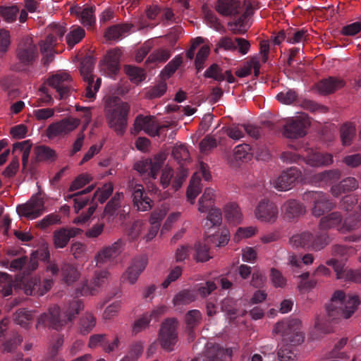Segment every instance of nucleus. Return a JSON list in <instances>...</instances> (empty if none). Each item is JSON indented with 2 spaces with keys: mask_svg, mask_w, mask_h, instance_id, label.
Instances as JSON below:
<instances>
[{
  "mask_svg": "<svg viewBox=\"0 0 361 361\" xmlns=\"http://www.w3.org/2000/svg\"><path fill=\"white\" fill-rule=\"evenodd\" d=\"M178 323L174 319H167L161 325L158 342L161 348L167 352H171L175 350L178 343Z\"/></svg>",
  "mask_w": 361,
  "mask_h": 361,
  "instance_id": "nucleus-5",
  "label": "nucleus"
},
{
  "mask_svg": "<svg viewBox=\"0 0 361 361\" xmlns=\"http://www.w3.org/2000/svg\"><path fill=\"white\" fill-rule=\"evenodd\" d=\"M82 308L83 305L80 300H74L69 305L65 314H61L59 307L54 305L49 308L48 313L41 316L39 322L43 324L49 323L53 328L57 329L67 322L71 321Z\"/></svg>",
  "mask_w": 361,
  "mask_h": 361,
  "instance_id": "nucleus-4",
  "label": "nucleus"
},
{
  "mask_svg": "<svg viewBox=\"0 0 361 361\" xmlns=\"http://www.w3.org/2000/svg\"><path fill=\"white\" fill-rule=\"evenodd\" d=\"M290 245L294 247H307L314 251H319L328 243L325 236H314L310 232H303L293 235L290 239Z\"/></svg>",
  "mask_w": 361,
  "mask_h": 361,
  "instance_id": "nucleus-9",
  "label": "nucleus"
},
{
  "mask_svg": "<svg viewBox=\"0 0 361 361\" xmlns=\"http://www.w3.org/2000/svg\"><path fill=\"white\" fill-rule=\"evenodd\" d=\"M217 197V192L215 189L212 188H206L204 192L198 200L197 210L200 213H206L214 206V201Z\"/></svg>",
  "mask_w": 361,
  "mask_h": 361,
  "instance_id": "nucleus-29",
  "label": "nucleus"
},
{
  "mask_svg": "<svg viewBox=\"0 0 361 361\" xmlns=\"http://www.w3.org/2000/svg\"><path fill=\"white\" fill-rule=\"evenodd\" d=\"M71 14L79 18L81 23L85 26H92L95 23L94 15V9L92 6L80 7L73 6L70 8Z\"/></svg>",
  "mask_w": 361,
  "mask_h": 361,
  "instance_id": "nucleus-26",
  "label": "nucleus"
},
{
  "mask_svg": "<svg viewBox=\"0 0 361 361\" xmlns=\"http://www.w3.org/2000/svg\"><path fill=\"white\" fill-rule=\"evenodd\" d=\"M215 9L224 16H234L240 13V3L238 0H218Z\"/></svg>",
  "mask_w": 361,
  "mask_h": 361,
  "instance_id": "nucleus-27",
  "label": "nucleus"
},
{
  "mask_svg": "<svg viewBox=\"0 0 361 361\" xmlns=\"http://www.w3.org/2000/svg\"><path fill=\"white\" fill-rule=\"evenodd\" d=\"M48 85L54 88L59 93L60 99L66 98L73 90V80L67 72H59L49 78Z\"/></svg>",
  "mask_w": 361,
  "mask_h": 361,
  "instance_id": "nucleus-12",
  "label": "nucleus"
},
{
  "mask_svg": "<svg viewBox=\"0 0 361 361\" xmlns=\"http://www.w3.org/2000/svg\"><path fill=\"white\" fill-rule=\"evenodd\" d=\"M110 279V274L106 270L100 271L94 274L92 280L93 286L90 288L86 283L83 284L80 290H77V295H86L94 294L98 288L106 283Z\"/></svg>",
  "mask_w": 361,
  "mask_h": 361,
  "instance_id": "nucleus-24",
  "label": "nucleus"
},
{
  "mask_svg": "<svg viewBox=\"0 0 361 361\" xmlns=\"http://www.w3.org/2000/svg\"><path fill=\"white\" fill-rule=\"evenodd\" d=\"M62 280L68 286L72 285L80 277L77 269L70 264H64L61 267Z\"/></svg>",
  "mask_w": 361,
  "mask_h": 361,
  "instance_id": "nucleus-41",
  "label": "nucleus"
},
{
  "mask_svg": "<svg viewBox=\"0 0 361 361\" xmlns=\"http://www.w3.org/2000/svg\"><path fill=\"white\" fill-rule=\"evenodd\" d=\"M85 35L84 29L80 27L73 28L66 36V41L69 46L73 47L78 44Z\"/></svg>",
  "mask_w": 361,
  "mask_h": 361,
  "instance_id": "nucleus-57",
  "label": "nucleus"
},
{
  "mask_svg": "<svg viewBox=\"0 0 361 361\" xmlns=\"http://www.w3.org/2000/svg\"><path fill=\"white\" fill-rule=\"evenodd\" d=\"M360 303L361 300L355 293L345 294L342 290L335 291L326 307L328 319L324 316H318L314 324L315 328L318 331L326 332L325 325L330 319L350 318Z\"/></svg>",
  "mask_w": 361,
  "mask_h": 361,
  "instance_id": "nucleus-2",
  "label": "nucleus"
},
{
  "mask_svg": "<svg viewBox=\"0 0 361 361\" xmlns=\"http://www.w3.org/2000/svg\"><path fill=\"white\" fill-rule=\"evenodd\" d=\"M172 155L178 162L186 161L190 158L189 152L186 146L182 144L176 145L173 147Z\"/></svg>",
  "mask_w": 361,
  "mask_h": 361,
  "instance_id": "nucleus-61",
  "label": "nucleus"
},
{
  "mask_svg": "<svg viewBox=\"0 0 361 361\" xmlns=\"http://www.w3.org/2000/svg\"><path fill=\"white\" fill-rule=\"evenodd\" d=\"M123 197V195L122 192L116 193L113 198L106 204L104 209V214L114 215Z\"/></svg>",
  "mask_w": 361,
  "mask_h": 361,
  "instance_id": "nucleus-63",
  "label": "nucleus"
},
{
  "mask_svg": "<svg viewBox=\"0 0 361 361\" xmlns=\"http://www.w3.org/2000/svg\"><path fill=\"white\" fill-rule=\"evenodd\" d=\"M36 56L37 48L31 39L27 38L24 44L19 45L18 57L22 63H30L35 59Z\"/></svg>",
  "mask_w": 361,
  "mask_h": 361,
  "instance_id": "nucleus-30",
  "label": "nucleus"
},
{
  "mask_svg": "<svg viewBox=\"0 0 361 361\" xmlns=\"http://www.w3.org/2000/svg\"><path fill=\"white\" fill-rule=\"evenodd\" d=\"M78 228H62L54 232L53 241L56 248H63L68 243L70 239L81 233Z\"/></svg>",
  "mask_w": 361,
  "mask_h": 361,
  "instance_id": "nucleus-23",
  "label": "nucleus"
},
{
  "mask_svg": "<svg viewBox=\"0 0 361 361\" xmlns=\"http://www.w3.org/2000/svg\"><path fill=\"white\" fill-rule=\"evenodd\" d=\"M298 97V94L294 90H286L281 91L276 95L277 100L283 104L289 105L293 104Z\"/></svg>",
  "mask_w": 361,
  "mask_h": 361,
  "instance_id": "nucleus-56",
  "label": "nucleus"
},
{
  "mask_svg": "<svg viewBox=\"0 0 361 361\" xmlns=\"http://www.w3.org/2000/svg\"><path fill=\"white\" fill-rule=\"evenodd\" d=\"M231 348L224 349L219 345L208 343L205 353L203 355L204 361H226L232 356Z\"/></svg>",
  "mask_w": 361,
  "mask_h": 361,
  "instance_id": "nucleus-19",
  "label": "nucleus"
},
{
  "mask_svg": "<svg viewBox=\"0 0 361 361\" xmlns=\"http://www.w3.org/2000/svg\"><path fill=\"white\" fill-rule=\"evenodd\" d=\"M233 156L235 160L247 161L252 157L250 147L247 144H241L234 149Z\"/></svg>",
  "mask_w": 361,
  "mask_h": 361,
  "instance_id": "nucleus-53",
  "label": "nucleus"
},
{
  "mask_svg": "<svg viewBox=\"0 0 361 361\" xmlns=\"http://www.w3.org/2000/svg\"><path fill=\"white\" fill-rule=\"evenodd\" d=\"M146 229V223L143 221L137 220L135 221L128 231V237L131 240L137 239L143 231Z\"/></svg>",
  "mask_w": 361,
  "mask_h": 361,
  "instance_id": "nucleus-60",
  "label": "nucleus"
},
{
  "mask_svg": "<svg viewBox=\"0 0 361 361\" xmlns=\"http://www.w3.org/2000/svg\"><path fill=\"white\" fill-rule=\"evenodd\" d=\"M133 202L137 210L145 212L150 209L153 205V201L147 195L143 186L136 184L133 189Z\"/></svg>",
  "mask_w": 361,
  "mask_h": 361,
  "instance_id": "nucleus-21",
  "label": "nucleus"
},
{
  "mask_svg": "<svg viewBox=\"0 0 361 361\" xmlns=\"http://www.w3.org/2000/svg\"><path fill=\"white\" fill-rule=\"evenodd\" d=\"M202 190L200 175L197 172L193 173L186 191L188 201L193 204L196 197Z\"/></svg>",
  "mask_w": 361,
  "mask_h": 361,
  "instance_id": "nucleus-34",
  "label": "nucleus"
},
{
  "mask_svg": "<svg viewBox=\"0 0 361 361\" xmlns=\"http://www.w3.org/2000/svg\"><path fill=\"white\" fill-rule=\"evenodd\" d=\"M171 56V51L169 49L161 48L154 51L148 57L147 61L152 63H164Z\"/></svg>",
  "mask_w": 361,
  "mask_h": 361,
  "instance_id": "nucleus-51",
  "label": "nucleus"
},
{
  "mask_svg": "<svg viewBox=\"0 0 361 361\" xmlns=\"http://www.w3.org/2000/svg\"><path fill=\"white\" fill-rule=\"evenodd\" d=\"M302 180V173L297 168H290L273 180L274 187L279 190L286 191L292 188L295 183Z\"/></svg>",
  "mask_w": 361,
  "mask_h": 361,
  "instance_id": "nucleus-14",
  "label": "nucleus"
},
{
  "mask_svg": "<svg viewBox=\"0 0 361 361\" xmlns=\"http://www.w3.org/2000/svg\"><path fill=\"white\" fill-rule=\"evenodd\" d=\"M92 179V177L90 174L88 173H82L80 176H78L71 183L70 185L69 190L71 191H74L76 190H78L80 188H82L84 187L86 184L90 183Z\"/></svg>",
  "mask_w": 361,
  "mask_h": 361,
  "instance_id": "nucleus-64",
  "label": "nucleus"
},
{
  "mask_svg": "<svg viewBox=\"0 0 361 361\" xmlns=\"http://www.w3.org/2000/svg\"><path fill=\"white\" fill-rule=\"evenodd\" d=\"M303 200L313 205L312 214L319 216L323 213L331 209L334 204L327 200L326 195L322 192L310 191L304 194Z\"/></svg>",
  "mask_w": 361,
  "mask_h": 361,
  "instance_id": "nucleus-13",
  "label": "nucleus"
},
{
  "mask_svg": "<svg viewBox=\"0 0 361 361\" xmlns=\"http://www.w3.org/2000/svg\"><path fill=\"white\" fill-rule=\"evenodd\" d=\"M305 150L307 154L305 158V161L311 166H326L333 163V155L330 153H322L312 149Z\"/></svg>",
  "mask_w": 361,
  "mask_h": 361,
  "instance_id": "nucleus-20",
  "label": "nucleus"
},
{
  "mask_svg": "<svg viewBox=\"0 0 361 361\" xmlns=\"http://www.w3.org/2000/svg\"><path fill=\"white\" fill-rule=\"evenodd\" d=\"M94 69V62L91 58L85 59L81 63L80 73L83 80L87 82L85 97L90 101H93L96 93L98 92L101 85V79L97 78L94 81L92 71Z\"/></svg>",
  "mask_w": 361,
  "mask_h": 361,
  "instance_id": "nucleus-8",
  "label": "nucleus"
},
{
  "mask_svg": "<svg viewBox=\"0 0 361 361\" xmlns=\"http://www.w3.org/2000/svg\"><path fill=\"white\" fill-rule=\"evenodd\" d=\"M34 152L37 161H52L56 157L55 151L47 146H37Z\"/></svg>",
  "mask_w": 361,
  "mask_h": 361,
  "instance_id": "nucleus-42",
  "label": "nucleus"
},
{
  "mask_svg": "<svg viewBox=\"0 0 361 361\" xmlns=\"http://www.w3.org/2000/svg\"><path fill=\"white\" fill-rule=\"evenodd\" d=\"M188 175V171L184 169H182L175 174L173 170L170 166H165L161 172L159 183L163 188H169L170 190L176 192L181 188Z\"/></svg>",
  "mask_w": 361,
  "mask_h": 361,
  "instance_id": "nucleus-11",
  "label": "nucleus"
},
{
  "mask_svg": "<svg viewBox=\"0 0 361 361\" xmlns=\"http://www.w3.org/2000/svg\"><path fill=\"white\" fill-rule=\"evenodd\" d=\"M125 71L130 80L135 83L140 82L145 78L144 71L137 67L130 65L126 66Z\"/></svg>",
  "mask_w": 361,
  "mask_h": 361,
  "instance_id": "nucleus-55",
  "label": "nucleus"
},
{
  "mask_svg": "<svg viewBox=\"0 0 361 361\" xmlns=\"http://www.w3.org/2000/svg\"><path fill=\"white\" fill-rule=\"evenodd\" d=\"M207 235V240L214 243L217 247H223L228 244L230 240V233L225 227H221L216 229L214 234L211 233Z\"/></svg>",
  "mask_w": 361,
  "mask_h": 361,
  "instance_id": "nucleus-37",
  "label": "nucleus"
},
{
  "mask_svg": "<svg viewBox=\"0 0 361 361\" xmlns=\"http://www.w3.org/2000/svg\"><path fill=\"white\" fill-rule=\"evenodd\" d=\"M251 14L252 9L247 8L238 20L228 23L230 30L235 34L245 33L250 27L248 16Z\"/></svg>",
  "mask_w": 361,
  "mask_h": 361,
  "instance_id": "nucleus-33",
  "label": "nucleus"
},
{
  "mask_svg": "<svg viewBox=\"0 0 361 361\" xmlns=\"http://www.w3.org/2000/svg\"><path fill=\"white\" fill-rule=\"evenodd\" d=\"M204 76L208 78H213L218 82L226 80L228 83H233L235 81V78L230 71H226L222 73V71L216 64H212L204 72Z\"/></svg>",
  "mask_w": 361,
  "mask_h": 361,
  "instance_id": "nucleus-32",
  "label": "nucleus"
},
{
  "mask_svg": "<svg viewBox=\"0 0 361 361\" xmlns=\"http://www.w3.org/2000/svg\"><path fill=\"white\" fill-rule=\"evenodd\" d=\"M257 228L252 226L247 227H239L233 235V241L239 243L243 239L251 238L257 233Z\"/></svg>",
  "mask_w": 361,
  "mask_h": 361,
  "instance_id": "nucleus-50",
  "label": "nucleus"
},
{
  "mask_svg": "<svg viewBox=\"0 0 361 361\" xmlns=\"http://www.w3.org/2000/svg\"><path fill=\"white\" fill-rule=\"evenodd\" d=\"M147 265V259L145 257H139L133 259L130 265L121 276L122 283L130 285L135 283Z\"/></svg>",
  "mask_w": 361,
  "mask_h": 361,
  "instance_id": "nucleus-17",
  "label": "nucleus"
},
{
  "mask_svg": "<svg viewBox=\"0 0 361 361\" xmlns=\"http://www.w3.org/2000/svg\"><path fill=\"white\" fill-rule=\"evenodd\" d=\"M195 298L196 295L194 290H184L179 292L174 296L173 303L176 307L179 308L180 306L193 302Z\"/></svg>",
  "mask_w": 361,
  "mask_h": 361,
  "instance_id": "nucleus-44",
  "label": "nucleus"
},
{
  "mask_svg": "<svg viewBox=\"0 0 361 361\" xmlns=\"http://www.w3.org/2000/svg\"><path fill=\"white\" fill-rule=\"evenodd\" d=\"M224 217L229 224L238 225L243 221V214L241 210L235 202L226 204L224 208Z\"/></svg>",
  "mask_w": 361,
  "mask_h": 361,
  "instance_id": "nucleus-31",
  "label": "nucleus"
},
{
  "mask_svg": "<svg viewBox=\"0 0 361 361\" xmlns=\"http://www.w3.org/2000/svg\"><path fill=\"white\" fill-rule=\"evenodd\" d=\"M202 319L201 312L197 310L189 311L185 317V322L188 328H193L198 325Z\"/></svg>",
  "mask_w": 361,
  "mask_h": 361,
  "instance_id": "nucleus-62",
  "label": "nucleus"
},
{
  "mask_svg": "<svg viewBox=\"0 0 361 361\" xmlns=\"http://www.w3.org/2000/svg\"><path fill=\"white\" fill-rule=\"evenodd\" d=\"M80 124V119L72 116L66 117L51 123L46 134L49 139L63 137L73 132Z\"/></svg>",
  "mask_w": 361,
  "mask_h": 361,
  "instance_id": "nucleus-6",
  "label": "nucleus"
},
{
  "mask_svg": "<svg viewBox=\"0 0 361 361\" xmlns=\"http://www.w3.org/2000/svg\"><path fill=\"white\" fill-rule=\"evenodd\" d=\"M53 282L51 280H46L44 282L43 288H41L40 285L37 281L30 282L25 287V293L27 295H43L51 287Z\"/></svg>",
  "mask_w": 361,
  "mask_h": 361,
  "instance_id": "nucleus-45",
  "label": "nucleus"
},
{
  "mask_svg": "<svg viewBox=\"0 0 361 361\" xmlns=\"http://www.w3.org/2000/svg\"><path fill=\"white\" fill-rule=\"evenodd\" d=\"M357 186V180L355 178L348 177L343 179L338 184L332 186L331 192L334 196L338 197L343 193L355 190Z\"/></svg>",
  "mask_w": 361,
  "mask_h": 361,
  "instance_id": "nucleus-35",
  "label": "nucleus"
},
{
  "mask_svg": "<svg viewBox=\"0 0 361 361\" xmlns=\"http://www.w3.org/2000/svg\"><path fill=\"white\" fill-rule=\"evenodd\" d=\"M355 126L352 123H345L341 128V140L343 145L348 146L351 144L355 135Z\"/></svg>",
  "mask_w": 361,
  "mask_h": 361,
  "instance_id": "nucleus-47",
  "label": "nucleus"
},
{
  "mask_svg": "<svg viewBox=\"0 0 361 361\" xmlns=\"http://www.w3.org/2000/svg\"><path fill=\"white\" fill-rule=\"evenodd\" d=\"M18 11L19 9L17 6L13 5L11 6L1 7L0 8V13L5 21L7 23H12L16 20Z\"/></svg>",
  "mask_w": 361,
  "mask_h": 361,
  "instance_id": "nucleus-59",
  "label": "nucleus"
},
{
  "mask_svg": "<svg viewBox=\"0 0 361 361\" xmlns=\"http://www.w3.org/2000/svg\"><path fill=\"white\" fill-rule=\"evenodd\" d=\"M94 186L93 185L87 187L85 190L82 192L75 193L69 197L73 198L74 202V209L76 213H78L80 209H82L88 202V199L83 196L84 194L87 192H90L94 189Z\"/></svg>",
  "mask_w": 361,
  "mask_h": 361,
  "instance_id": "nucleus-49",
  "label": "nucleus"
},
{
  "mask_svg": "<svg viewBox=\"0 0 361 361\" xmlns=\"http://www.w3.org/2000/svg\"><path fill=\"white\" fill-rule=\"evenodd\" d=\"M131 29L128 24L117 25L111 27L106 32L105 37L108 39L118 40L126 36Z\"/></svg>",
  "mask_w": 361,
  "mask_h": 361,
  "instance_id": "nucleus-40",
  "label": "nucleus"
},
{
  "mask_svg": "<svg viewBox=\"0 0 361 361\" xmlns=\"http://www.w3.org/2000/svg\"><path fill=\"white\" fill-rule=\"evenodd\" d=\"M361 226V219L357 214L350 215L342 220L341 226L338 228V231L345 233L353 231Z\"/></svg>",
  "mask_w": 361,
  "mask_h": 361,
  "instance_id": "nucleus-46",
  "label": "nucleus"
},
{
  "mask_svg": "<svg viewBox=\"0 0 361 361\" xmlns=\"http://www.w3.org/2000/svg\"><path fill=\"white\" fill-rule=\"evenodd\" d=\"M114 190L113 184L106 183L102 187L98 188L94 195V198L97 199L101 203L104 202L112 194Z\"/></svg>",
  "mask_w": 361,
  "mask_h": 361,
  "instance_id": "nucleus-54",
  "label": "nucleus"
},
{
  "mask_svg": "<svg viewBox=\"0 0 361 361\" xmlns=\"http://www.w3.org/2000/svg\"><path fill=\"white\" fill-rule=\"evenodd\" d=\"M165 160L166 155L164 154H157L150 159L149 176L156 179L159 170L164 166Z\"/></svg>",
  "mask_w": 361,
  "mask_h": 361,
  "instance_id": "nucleus-48",
  "label": "nucleus"
},
{
  "mask_svg": "<svg viewBox=\"0 0 361 361\" xmlns=\"http://www.w3.org/2000/svg\"><path fill=\"white\" fill-rule=\"evenodd\" d=\"M44 199L40 194L32 195L25 204L16 207V211L20 216L28 219H35L41 216L45 211Z\"/></svg>",
  "mask_w": 361,
  "mask_h": 361,
  "instance_id": "nucleus-10",
  "label": "nucleus"
},
{
  "mask_svg": "<svg viewBox=\"0 0 361 361\" xmlns=\"http://www.w3.org/2000/svg\"><path fill=\"white\" fill-rule=\"evenodd\" d=\"M169 125L159 126L156 122L154 116H144L140 115L137 116L134 123V130H143L150 136L154 137L159 135L162 129L166 128Z\"/></svg>",
  "mask_w": 361,
  "mask_h": 361,
  "instance_id": "nucleus-15",
  "label": "nucleus"
},
{
  "mask_svg": "<svg viewBox=\"0 0 361 361\" xmlns=\"http://www.w3.org/2000/svg\"><path fill=\"white\" fill-rule=\"evenodd\" d=\"M345 82L340 78L329 77L318 82L315 88L322 94H329L342 88Z\"/></svg>",
  "mask_w": 361,
  "mask_h": 361,
  "instance_id": "nucleus-25",
  "label": "nucleus"
},
{
  "mask_svg": "<svg viewBox=\"0 0 361 361\" xmlns=\"http://www.w3.org/2000/svg\"><path fill=\"white\" fill-rule=\"evenodd\" d=\"M341 215L338 212H332L321 219L319 228L322 230L336 228L338 231V228L341 226Z\"/></svg>",
  "mask_w": 361,
  "mask_h": 361,
  "instance_id": "nucleus-36",
  "label": "nucleus"
},
{
  "mask_svg": "<svg viewBox=\"0 0 361 361\" xmlns=\"http://www.w3.org/2000/svg\"><path fill=\"white\" fill-rule=\"evenodd\" d=\"M340 176L339 170H329L315 175L313 181L319 185H324L338 180Z\"/></svg>",
  "mask_w": 361,
  "mask_h": 361,
  "instance_id": "nucleus-38",
  "label": "nucleus"
},
{
  "mask_svg": "<svg viewBox=\"0 0 361 361\" xmlns=\"http://www.w3.org/2000/svg\"><path fill=\"white\" fill-rule=\"evenodd\" d=\"M207 215L204 223L205 233L209 234L213 229L221 228L222 223V213L218 207H212L207 212Z\"/></svg>",
  "mask_w": 361,
  "mask_h": 361,
  "instance_id": "nucleus-28",
  "label": "nucleus"
},
{
  "mask_svg": "<svg viewBox=\"0 0 361 361\" xmlns=\"http://www.w3.org/2000/svg\"><path fill=\"white\" fill-rule=\"evenodd\" d=\"M96 319L91 313H86L80 319V331L82 334H87L94 327Z\"/></svg>",
  "mask_w": 361,
  "mask_h": 361,
  "instance_id": "nucleus-52",
  "label": "nucleus"
},
{
  "mask_svg": "<svg viewBox=\"0 0 361 361\" xmlns=\"http://www.w3.org/2000/svg\"><path fill=\"white\" fill-rule=\"evenodd\" d=\"M282 209L288 218H293L305 213V208L295 200L286 202Z\"/></svg>",
  "mask_w": 361,
  "mask_h": 361,
  "instance_id": "nucleus-43",
  "label": "nucleus"
},
{
  "mask_svg": "<svg viewBox=\"0 0 361 361\" xmlns=\"http://www.w3.org/2000/svg\"><path fill=\"white\" fill-rule=\"evenodd\" d=\"M32 147V144L29 140L16 142L13 145V153L22 154V164L24 168L28 163Z\"/></svg>",
  "mask_w": 361,
  "mask_h": 361,
  "instance_id": "nucleus-39",
  "label": "nucleus"
},
{
  "mask_svg": "<svg viewBox=\"0 0 361 361\" xmlns=\"http://www.w3.org/2000/svg\"><path fill=\"white\" fill-rule=\"evenodd\" d=\"M123 248V243L121 240L104 247L94 257L97 266L100 267L114 260L121 254Z\"/></svg>",
  "mask_w": 361,
  "mask_h": 361,
  "instance_id": "nucleus-16",
  "label": "nucleus"
},
{
  "mask_svg": "<svg viewBox=\"0 0 361 361\" xmlns=\"http://www.w3.org/2000/svg\"><path fill=\"white\" fill-rule=\"evenodd\" d=\"M310 125L308 116L305 114L288 119L283 127V135L290 139H297L307 134V129Z\"/></svg>",
  "mask_w": 361,
  "mask_h": 361,
  "instance_id": "nucleus-7",
  "label": "nucleus"
},
{
  "mask_svg": "<svg viewBox=\"0 0 361 361\" xmlns=\"http://www.w3.org/2000/svg\"><path fill=\"white\" fill-rule=\"evenodd\" d=\"M129 109L128 104L118 97H109L106 101V118L109 127L118 135H122L126 130Z\"/></svg>",
  "mask_w": 361,
  "mask_h": 361,
  "instance_id": "nucleus-3",
  "label": "nucleus"
},
{
  "mask_svg": "<svg viewBox=\"0 0 361 361\" xmlns=\"http://www.w3.org/2000/svg\"><path fill=\"white\" fill-rule=\"evenodd\" d=\"M302 322L298 319H290L276 324L273 332L281 336L279 344L278 356L281 361H293L296 357L297 345L303 341Z\"/></svg>",
  "mask_w": 361,
  "mask_h": 361,
  "instance_id": "nucleus-1",
  "label": "nucleus"
},
{
  "mask_svg": "<svg viewBox=\"0 0 361 361\" xmlns=\"http://www.w3.org/2000/svg\"><path fill=\"white\" fill-rule=\"evenodd\" d=\"M182 63V58L176 56L163 69L161 74L163 78H169Z\"/></svg>",
  "mask_w": 361,
  "mask_h": 361,
  "instance_id": "nucleus-58",
  "label": "nucleus"
},
{
  "mask_svg": "<svg viewBox=\"0 0 361 361\" xmlns=\"http://www.w3.org/2000/svg\"><path fill=\"white\" fill-rule=\"evenodd\" d=\"M121 56V51L119 49L108 51L101 63L102 70L106 72L108 75L112 76L119 68Z\"/></svg>",
  "mask_w": 361,
  "mask_h": 361,
  "instance_id": "nucleus-22",
  "label": "nucleus"
},
{
  "mask_svg": "<svg viewBox=\"0 0 361 361\" xmlns=\"http://www.w3.org/2000/svg\"><path fill=\"white\" fill-rule=\"evenodd\" d=\"M255 216L261 222L272 224L277 219L278 209L273 203L263 200L257 205Z\"/></svg>",
  "mask_w": 361,
  "mask_h": 361,
  "instance_id": "nucleus-18",
  "label": "nucleus"
}]
</instances>
